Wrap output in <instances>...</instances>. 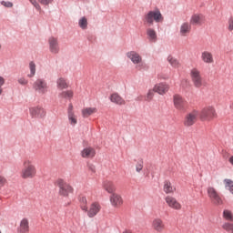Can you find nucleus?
I'll return each instance as SVG.
<instances>
[{"label": "nucleus", "instance_id": "16", "mask_svg": "<svg viewBox=\"0 0 233 233\" xmlns=\"http://www.w3.org/2000/svg\"><path fill=\"white\" fill-rule=\"evenodd\" d=\"M192 31V25L189 22H184L179 27V35L181 37H187L188 34Z\"/></svg>", "mask_w": 233, "mask_h": 233}, {"label": "nucleus", "instance_id": "36", "mask_svg": "<svg viewBox=\"0 0 233 233\" xmlns=\"http://www.w3.org/2000/svg\"><path fill=\"white\" fill-rule=\"evenodd\" d=\"M224 185H225V189L228 190V192L233 190V180L232 179L225 178L224 179Z\"/></svg>", "mask_w": 233, "mask_h": 233}, {"label": "nucleus", "instance_id": "9", "mask_svg": "<svg viewBox=\"0 0 233 233\" xmlns=\"http://www.w3.org/2000/svg\"><path fill=\"white\" fill-rule=\"evenodd\" d=\"M198 117H199V111L194 109L191 112L187 113L184 117V126L192 127L198 121Z\"/></svg>", "mask_w": 233, "mask_h": 233}, {"label": "nucleus", "instance_id": "29", "mask_svg": "<svg viewBox=\"0 0 233 233\" xmlns=\"http://www.w3.org/2000/svg\"><path fill=\"white\" fill-rule=\"evenodd\" d=\"M97 112V108L96 107H85L82 109L83 117H90L92 114H96Z\"/></svg>", "mask_w": 233, "mask_h": 233}, {"label": "nucleus", "instance_id": "11", "mask_svg": "<svg viewBox=\"0 0 233 233\" xmlns=\"http://www.w3.org/2000/svg\"><path fill=\"white\" fill-rule=\"evenodd\" d=\"M29 114L37 119H43L46 116V111L41 106H35L29 108Z\"/></svg>", "mask_w": 233, "mask_h": 233}, {"label": "nucleus", "instance_id": "3", "mask_svg": "<svg viewBox=\"0 0 233 233\" xmlns=\"http://www.w3.org/2000/svg\"><path fill=\"white\" fill-rule=\"evenodd\" d=\"M207 192H208V198H209L213 205H215L216 207H219L223 205L224 203L223 198H221V195L219 194V192H218V189H216V187H208L207 188Z\"/></svg>", "mask_w": 233, "mask_h": 233}, {"label": "nucleus", "instance_id": "35", "mask_svg": "<svg viewBox=\"0 0 233 233\" xmlns=\"http://www.w3.org/2000/svg\"><path fill=\"white\" fill-rule=\"evenodd\" d=\"M223 218H224V219H226V221H233L232 211L229 209H224Z\"/></svg>", "mask_w": 233, "mask_h": 233}, {"label": "nucleus", "instance_id": "13", "mask_svg": "<svg viewBox=\"0 0 233 233\" xmlns=\"http://www.w3.org/2000/svg\"><path fill=\"white\" fill-rule=\"evenodd\" d=\"M67 119L71 127H76V125H77V115L74 113V106H72V104H69L67 108Z\"/></svg>", "mask_w": 233, "mask_h": 233}, {"label": "nucleus", "instance_id": "33", "mask_svg": "<svg viewBox=\"0 0 233 233\" xmlns=\"http://www.w3.org/2000/svg\"><path fill=\"white\" fill-rule=\"evenodd\" d=\"M59 97H61L62 99H72V97H74V91L72 90H66V91H62L61 93H59L58 95Z\"/></svg>", "mask_w": 233, "mask_h": 233}, {"label": "nucleus", "instance_id": "5", "mask_svg": "<svg viewBox=\"0 0 233 233\" xmlns=\"http://www.w3.org/2000/svg\"><path fill=\"white\" fill-rule=\"evenodd\" d=\"M56 185L59 188V195L63 196L64 198H68V195L72 194L74 192V187L70 186L68 183L65 182V180L58 178L56 181Z\"/></svg>", "mask_w": 233, "mask_h": 233}, {"label": "nucleus", "instance_id": "17", "mask_svg": "<svg viewBox=\"0 0 233 233\" xmlns=\"http://www.w3.org/2000/svg\"><path fill=\"white\" fill-rule=\"evenodd\" d=\"M109 200L112 207L117 208L123 205V198L117 193H113L112 195H110Z\"/></svg>", "mask_w": 233, "mask_h": 233}, {"label": "nucleus", "instance_id": "14", "mask_svg": "<svg viewBox=\"0 0 233 233\" xmlns=\"http://www.w3.org/2000/svg\"><path fill=\"white\" fill-rule=\"evenodd\" d=\"M48 45L51 54H59V40L57 37L50 36L48 39Z\"/></svg>", "mask_w": 233, "mask_h": 233}, {"label": "nucleus", "instance_id": "34", "mask_svg": "<svg viewBox=\"0 0 233 233\" xmlns=\"http://www.w3.org/2000/svg\"><path fill=\"white\" fill-rule=\"evenodd\" d=\"M29 70H30V73L27 75V77L32 78L35 76V72H36L35 62L34 61L29 62Z\"/></svg>", "mask_w": 233, "mask_h": 233}, {"label": "nucleus", "instance_id": "32", "mask_svg": "<svg viewBox=\"0 0 233 233\" xmlns=\"http://www.w3.org/2000/svg\"><path fill=\"white\" fill-rule=\"evenodd\" d=\"M78 26L81 30H86L88 28V19L86 16H82L78 19Z\"/></svg>", "mask_w": 233, "mask_h": 233}, {"label": "nucleus", "instance_id": "49", "mask_svg": "<svg viewBox=\"0 0 233 233\" xmlns=\"http://www.w3.org/2000/svg\"><path fill=\"white\" fill-rule=\"evenodd\" d=\"M123 233H132V231L126 229L125 231H123Z\"/></svg>", "mask_w": 233, "mask_h": 233}, {"label": "nucleus", "instance_id": "42", "mask_svg": "<svg viewBox=\"0 0 233 233\" xmlns=\"http://www.w3.org/2000/svg\"><path fill=\"white\" fill-rule=\"evenodd\" d=\"M5 83H6V79H5V77L0 76V96L3 95V86H5Z\"/></svg>", "mask_w": 233, "mask_h": 233}, {"label": "nucleus", "instance_id": "20", "mask_svg": "<svg viewBox=\"0 0 233 233\" xmlns=\"http://www.w3.org/2000/svg\"><path fill=\"white\" fill-rule=\"evenodd\" d=\"M30 232V223L28 218H23L17 228V233H28Z\"/></svg>", "mask_w": 233, "mask_h": 233}, {"label": "nucleus", "instance_id": "1", "mask_svg": "<svg viewBox=\"0 0 233 233\" xmlns=\"http://www.w3.org/2000/svg\"><path fill=\"white\" fill-rule=\"evenodd\" d=\"M37 176V168L32 160L26 158L23 161V168L21 171L22 179H34Z\"/></svg>", "mask_w": 233, "mask_h": 233}, {"label": "nucleus", "instance_id": "52", "mask_svg": "<svg viewBox=\"0 0 233 233\" xmlns=\"http://www.w3.org/2000/svg\"><path fill=\"white\" fill-rule=\"evenodd\" d=\"M0 233H1V230H0Z\"/></svg>", "mask_w": 233, "mask_h": 233}, {"label": "nucleus", "instance_id": "12", "mask_svg": "<svg viewBox=\"0 0 233 233\" xmlns=\"http://www.w3.org/2000/svg\"><path fill=\"white\" fill-rule=\"evenodd\" d=\"M153 90L159 94V96H165L170 90V86L165 82L157 83L154 86Z\"/></svg>", "mask_w": 233, "mask_h": 233}, {"label": "nucleus", "instance_id": "47", "mask_svg": "<svg viewBox=\"0 0 233 233\" xmlns=\"http://www.w3.org/2000/svg\"><path fill=\"white\" fill-rule=\"evenodd\" d=\"M228 30L229 32H232L233 30V16H231L229 19H228Z\"/></svg>", "mask_w": 233, "mask_h": 233}, {"label": "nucleus", "instance_id": "48", "mask_svg": "<svg viewBox=\"0 0 233 233\" xmlns=\"http://www.w3.org/2000/svg\"><path fill=\"white\" fill-rule=\"evenodd\" d=\"M228 162H229L230 165H232V167H233V156H231V157L228 158Z\"/></svg>", "mask_w": 233, "mask_h": 233}, {"label": "nucleus", "instance_id": "7", "mask_svg": "<svg viewBox=\"0 0 233 233\" xmlns=\"http://www.w3.org/2000/svg\"><path fill=\"white\" fill-rule=\"evenodd\" d=\"M33 88L37 92V94L45 96V94H47L49 89L48 82L45 78H37L33 84Z\"/></svg>", "mask_w": 233, "mask_h": 233}, {"label": "nucleus", "instance_id": "38", "mask_svg": "<svg viewBox=\"0 0 233 233\" xmlns=\"http://www.w3.org/2000/svg\"><path fill=\"white\" fill-rule=\"evenodd\" d=\"M17 83L22 86H26V85H28V79L25 76H20L17 78Z\"/></svg>", "mask_w": 233, "mask_h": 233}, {"label": "nucleus", "instance_id": "27", "mask_svg": "<svg viewBox=\"0 0 233 233\" xmlns=\"http://www.w3.org/2000/svg\"><path fill=\"white\" fill-rule=\"evenodd\" d=\"M163 190L166 194H174L176 187H174L170 181H165Z\"/></svg>", "mask_w": 233, "mask_h": 233}, {"label": "nucleus", "instance_id": "39", "mask_svg": "<svg viewBox=\"0 0 233 233\" xmlns=\"http://www.w3.org/2000/svg\"><path fill=\"white\" fill-rule=\"evenodd\" d=\"M29 3L37 10V12H41V5H39V2L37 0H28Z\"/></svg>", "mask_w": 233, "mask_h": 233}, {"label": "nucleus", "instance_id": "26", "mask_svg": "<svg viewBox=\"0 0 233 233\" xmlns=\"http://www.w3.org/2000/svg\"><path fill=\"white\" fill-rule=\"evenodd\" d=\"M110 101L111 103H115V105H125V99L117 93H114L110 96Z\"/></svg>", "mask_w": 233, "mask_h": 233}, {"label": "nucleus", "instance_id": "18", "mask_svg": "<svg viewBox=\"0 0 233 233\" xmlns=\"http://www.w3.org/2000/svg\"><path fill=\"white\" fill-rule=\"evenodd\" d=\"M205 22V15L203 14H194L191 15L189 23L195 26L203 25Z\"/></svg>", "mask_w": 233, "mask_h": 233}, {"label": "nucleus", "instance_id": "8", "mask_svg": "<svg viewBox=\"0 0 233 233\" xmlns=\"http://www.w3.org/2000/svg\"><path fill=\"white\" fill-rule=\"evenodd\" d=\"M191 81L196 88H201L205 85L203 76H201V71L198 68H193L190 71Z\"/></svg>", "mask_w": 233, "mask_h": 233}, {"label": "nucleus", "instance_id": "19", "mask_svg": "<svg viewBox=\"0 0 233 233\" xmlns=\"http://www.w3.org/2000/svg\"><path fill=\"white\" fill-rule=\"evenodd\" d=\"M81 157L85 159H92V157H96V149L91 147H85L81 151Z\"/></svg>", "mask_w": 233, "mask_h": 233}, {"label": "nucleus", "instance_id": "41", "mask_svg": "<svg viewBox=\"0 0 233 233\" xmlns=\"http://www.w3.org/2000/svg\"><path fill=\"white\" fill-rule=\"evenodd\" d=\"M154 89H149L148 92L146 95V101H152V99L154 98Z\"/></svg>", "mask_w": 233, "mask_h": 233}, {"label": "nucleus", "instance_id": "37", "mask_svg": "<svg viewBox=\"0 0 233 233\" xmlns=\"http://www.w3.org/2000/svg\"><path fill=\"white\" fill-rule=\"evenodd\" d=\"M222 228H223V230H226V232L233 233V224L232 223L225 222L222 225Z\"/></svg>", "mask_w": 233, "mask_h": 233}, {"label": "nucleus", "instance_id": "23", "mask_svg": "<svg viewBox=\"0 0 233 233\" xmlns=\"http://www.w3.org/2000/svg\"><path fill=\"white\" fill-rule=\"evenodd\" d=\"M152 227L157 232H163L165 229V223H163V219L161 218H155L152 221Z\"/></svg>", "mask_w": 233, "mask_h": 233}, {"label": "nucleus", "instance_id": "43", "mask_svg": "<svg viewBox=\"0 0 233 233\" xmlns=\"http://www.w3.org/2000/svg\"><path fill=\"white\" fill-rule=\"evenodd\" d=\"M142 170H143V161H139L136 165V172L139 174L141 173Z\"/></svg>", "mask_w": 233, "mask_h": 233}, {"label": "nucleus", "instance_id": "22", "mask_svg": "<svg viewBox=\"0 0 233 233\" xmlns=\"http://www.w3.org/2000/svg\"><path fill=\"white\" fill-rule=\"evenodd\" d=\"M200 57L203 63L207 65H212L214 63V55L210 51H203Z\"/></svg>", "mask_w": 233, "mask_h": 233}, {"label": "nucleus", "instance_id": "25", "mask_svg": "<svg viewBox=\"0 0 233 233\" xmlns=\"http://www.w3.org/2000/svg\"><path fill=\"white\" fill-rule=\"evenodd\" d=\"M146 33L150 43H156L157 41V33L156 32V29L149 27L147 29Z\"/></svg>", "mask_w": 233, "mask_h": 233}, {"label": "nucleus", "instance_id": "44", "mask_svg": "<svg viewBox=\"0 0 233 233\" xmlns=\"http://www.w3.org/2000/svg\"><path fill=\"white\" fill-rule=\"evenodd\" d=\"M38 3L43 5V6H48V5H52V3H54V0H38Z\"/></svg>", "mask_w": 233, "mask_h": 233}, {"label": "nucleus", "instance_id": "45", "mask_svg": "<svg viewBox=\"0 0 233 233\" xmlns=\"http://www.w3.org/2000/svg\"><path fill=\"white\" fill-rule=\"evenodd\" d=\"M6 183H7L6 177L0 176V188H3V187H5Z\"/></svg>", "mask_w": 233, "mask_h": 233}, {"label": "nucleus", "instance_id": "21", "mask_svg": "<svg viewBox=\"0 0 233 233\" xmlns=\"http://www.w3.org/2000/svg\"><path fill=\"white\" fill-rule=\"evenodd\" d=\"M99 210H101V206L98 203L91 204L89 210L87 209V216L88 218H96L97 214H99Z\"/></svg>", "mask_w": 233, "mask_h": 233}, {"label": "nucleus", "instance_id": "15", "mask_svg": "<svg viewBox=\"0 0 233 233\" xmlns=\"http://www.w3.org/2000/svg\"><path fill=\"white\" fill-rule=\"evenodd\" d=\"M165 201L170 208L181 210V204L174 197L167 196L165 198Z\"/></svg>", "mask_w": 233, "mask_h": 233}, {"label": "nucleus", "instance_id": "6", "mask_svg": "<svg viewBox=\"0 0 233 233\" xmlns=\"http://www.w3.org/2000/svg\"><path fill=\"white\" fill-rule=\"evenodd\" d=\"M198 116L201 121H212L214 117H218V113H216V109L213 106H208L204 107Z\"/></svg>", "mask_w": 233, "mask_h": 233}, {"label": "nucleus", "instance_id": "46", "mask_svg": "<svg viewBox=\"0 0 233 233\" xmlns=\"http://www.w3.org/2000/svg\"><path fill=\"white\" fill-rule=\"evenodd\" d=\"M89 172L92 174H96V166L94 164H88L87 165Z\"/></svg>", "mask_w": 233, "mask_h": 233}, {"label": "nucleus", "instance_id": "10", "mask_svg": "<svg viewBox=\"0 0 233 233\" xmlns=\"http://www.w3.org/2000/svg\"><path fill=\"white\" fill-rule=\"evenodd\" d=\"M173 105L177 110H179V112H185L187 109V101L180 95H174Z\"/></svg>", "mask_w": 233, "mask_h": 233}, {"label": "nucleus", "instance_id": "24", "mask_svg": "<svg viewBox=\"0 0 233 233\" xmlns=\"http://www.w3.org/2000/svg\"><path fill=\"white\" fill-rule=\"evenodd\" d=\"M103 188L107 191L108 194H116V185L112 181L106 180L103 182Z\"/></svg>", "mask_w": 233, "mask_h": 233}, {"label": "nucleus", "instance_id": "2", "mask_svg": "<svg viewBox=\"0 0 233 233\" xmlns=\"http://www.w3.org/2000/svg\"><path fill=\"white\" fill-rule=\"evenodd\" d=\"M163 15L159 9L151 10L144 16V21L148 25V26H152V25H154V21L155 23H163Z\"/></svg>", "mask_w": 233, "mask_h": 233}, {"label": "nucleus", "instance_id": "50", "mask_svg": "<svg viewBox=\"0 0 233 233\" xmlns=\"http://www.w3.org/2000/svg\"><path fill=\"white\" fill-rule=\"evenodd\" d=\"M3 50V44L0 43V52Z\"/></svg>", "mask_w": 233, "mask_h": 233}, {"label": "nucleus", "instance_id": "4", "mask_svg": "<svg viewBox=\"0 0 233 233\" xmlns=\"http://www.w3.org/2000/svg\"><path fill=\"white\" fill-rule=\"evenodd\" d=\"M126 56L127 59H130L131 63L136 66L137 70L143 68V56L137 51H128Z\"/></svg>", "mask_w": 233, "mask_h": 233}, {"label": "nucleus", "instance_id": "30", "mask_svg": "<svg viewBox=\"0 0 233 233\" xmlns=\"http://www.w3.org/2000/svg\"><path fill=\"white\" fill-rule=\"evenodd\" d=\"M79 203L81 210L84 212H88V201L86 200V197H79Z\"/></svg>", "mask_w": 233, "mask_h": 233}, {"label": "nucleus", "instance_id": "28", "mask_svg": "<svg viewBox=\"0 0 233 233\" xmlns=\"http://www.w3.org/2000/svg\"><path fill=\"white\" fill-rule=\"evenodd\" d=\"M56 87L58 90H65L68 88V83H66V79L60 77L56 80Z\"/></svg>", "mask_w": 233, "mask_h": 233}, {"label": "nucleus", "instance_id": "40", "mask_svg": "<svg viewBox=\"0 0 233 233\" xmlns=\"http://www.w3.org/2000/svg\"><path fill=\"white\" fill-rule=\"evenodd\" d=\"M0 5L2 6H4L5 8H14V3L10 2V1H1Z\"/></svg>", "mask_w": 233, "mask_h": 233}, {"label": "nucleus", "instance_id": "31", "mask_svg": "<svg viewBox=\"0 0 233 233\" xmlns=\"http://www.w3.org/2000/svg\"><path fill=\"white\" fill-rule=\"evenodd\" d=\"M167 63H169L171 66H173V68H179V66H180L179 61L176 57L172 56L171 55L167 56Z\"/></svg>", "mask_w": 233, "mask_h": 233}, {"label": "nucleus", "instance_id": "51", "mask_svg": "<svg viewBox=\"0 0 233 233\" xmlns=\"http://www.w3.org/2000/svg\"><path fill=\"white\" fill-rule=\"evenodd\" d=\"M230 108L233 110V102L230 104Z\"/></svg>", "mask_w": 233, "mask_h": 233}]
</instances>
